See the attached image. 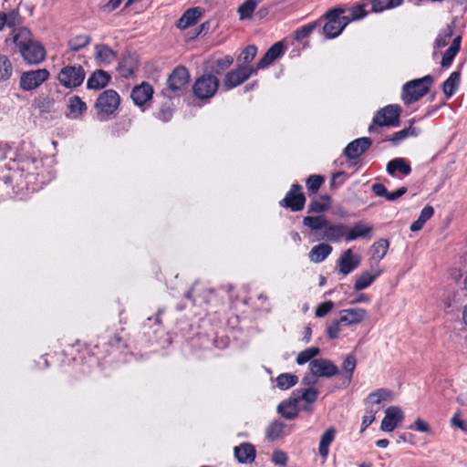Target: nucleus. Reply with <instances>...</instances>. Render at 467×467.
<instances>
[{
    "label": "nucleus",
    "instance_id": "1",
    "mask_svg": "<svg viewBox=\"0 0 467 467\" xmlns=\"http://www.w3.org/2000/svg\"><path fill=\"white\" fill-rule=\"evenodd\" d=\"M394 399L392 391L387 389H379L368 394L365 400L368 406L366 412L362 418L360 432L365 430L375 420L376 414L380 410L379 405L382 402H390Z\"/></svg>",
    "mask_w": 467,
    "mask_h": 467
},
{
    "label": "nucleus",
    "instance_id": "2",
    "mask_svg": "<svg viewBox=\"0 0 467 467\" xmlns=\"http://www.w3.org/2000/svg\"><path fill=\"white\" fill-rule=\"evenodd\" d=\"M433 83L431 75L407 82L402 88L401 99L405 105H410L420 100L425 96Z\"/></svg>",
    "mask_w": 467,
    "mask_h": 467
},
{
    "label": "nucleus",
    "instance_id": "3",
    "mask_svg": "<svg viewBox=\"0 0 467 467\" xmlns=\"http://www.w3.org/2000/svg\"><path fill=\"white\" fill-rule=\"evenodd\" d=\"M401 110V107L398 104H390L378 110L368 127L369 133L375 132L378 127L399 126Z\"/></svg>",
    "mask_w": 467,
    "mask_h": 467
},
{
    "label": "nucleus",
    "instance_id": "4",
    "mask_svg": "<svg viewBox=\"0 0 467 467\" xmlns=\"http://www.w3.org/2000/svg\"><path fill=\"white\" fill-rule=\"evenodd\" d=\"M343 14L344 10L341 8H334L326 14L327 23L323 26L326 38L337 37L350 22V19Z\"/></svg>",
    "mask_w": 467,
    "mask_h": 467
},
{
    "label": "nucleus",
    "instance_id": "5",
    "mask_svg": "<svg viewBox=\"0 0 467 467\" xmlns=\"http://www.w3.org/2000/svg\"><path fill=\"white\" fill-rule=\"evenodd\" d=\"M120 98L115 90L107 89L103 91L95 104L98 119L101 121L108 119L117 110Z\"/></svg>",
    "mask_w": 467,
    "mask_h": 467
},
{
    "label": "nucleus",
    "instance_id": "6",
    "mask_svg": "<svg viewBox=\"0 0 467 467\" xmlns=\"http://www.w3.org/2000/svg\"><path fill=\"white\" fill-rule=\"evenodd\" d=\"M219 88V80L214 75L204 74L198 78L192 87L193 94L202 100L210 99Z\"/></svg>",
    "mask_w": 467,
    "mask_h": 467
},
{
    "label": "nucleus",
    "instance_id": "7",
    "mask_svg": "<svg viewBox=\"0 0 467 467\" xmlns=\"http://www.w3.org/2000/svg\"><path fill=\"white\" fill-rule=\"evenodd\" d=\"M58 81L65 88L80 86L85 78V71L81 66H67L58 73Z\"/></svg>",
    "mask_w": 467,
    "mask_h": 467
},
{
    "label": "nucleus",
    "instance_id": "8",
    "mask_svg": "<svg viewBox=\"0 0 467 467\" xmlns=\"http://www.w3.org/2000/svg\"><path fill=\"white\" fill-rule=\"evenodd\" d=\"M49 78L48 70L39 68L22 73L19 79V87L25 91H30L37 88Z\"/></svg>",
    "mask_w": 467,
    "mask_h": 467
},
{
    "label": "nucleus",
    "instance_id": "9",
    "mask_svg": "<svg viewBox=\"0 0 467 467\" xmlns=\"http://www.w3.org/2000/svg\"><path fill=\"white\" fill-rule=\"evenodd\" d=\"M257 68L249 65H241L237 68L228 72L223 79V86L226 89H232L245 80L252 75L256 74Z\"/></svg>",
    "mask_w": 467,
    "mask_h": 467
},
{
    "label": "nucleus",
    "instance_id": "10",
    "mask_svg": "<svg viewBox=\"0 0 467 467\" xmlns=\"http://www.w3.org/2000/svg\"><path fill=\"white\" fill-rule=\"evenodd\" d=\"M306 202V197L302 192L301 185L295 183L290 191L285 194V198L280 201V205L288 208L293 212L303 210Z\"/></svg>",
    "mask_w": 467,
    "mask_h": 467
},
{
    "label": "nucleus",
    "instance_id": "11",
    "mask_svg": "<svg viewBox=\"0 0 467 467\" xmlns=\"http://www.w3.org/2000/svg\"><path fill=\"white\" fill-rule=\"evenodd\" d=\"M361 262V257L354 254L352 249L345 250L337 261V267L342 275L346 276L357 269Z\"/></svg>",
    "mask_w": 467,
    "mask_h": 467
},
{
    "label": "nucleus",
    "instance_id": "12",
    "mask_svg": "<svg viewBox=\"0 0 467 467\" xmlns=\"http://www.w3.org/2000/svg\"><path fill=\"white\" fill-rule=\"evenodd\" d=\"M309 369L315 377L331 378L338 375V368L329 359L317 358L309 363Z\"/></svg>",
    "mask_w": 467,
    "mask_h": 467
},
{
    "label": "nucleus",
    "instance_id": "13",
    "mask_svg": "<svg viewBox=\"0 0 467 467\" xmlns=\"http://www.w3.org/2000/svg\"><path fill=\"white\" fill-rule=\"evenodd\" d=\"M404 413L398 406H389L385 410V416L380 424V430L385 432L393 431L403 420Z\"/></svg>",
    "mask_w": 467,
    "mask_h": 467
},
{
    "label": "nucleus",
    "instance_id": "14",
    "mask_svg": "<svg viewBox=\"0 0 467 467\" xmlns=\"http://www.w3.org/2000/svg\"><path fill=\"white\" fill-rule=\"evenodd\" d=\"M23 59L30 65L41 63L46 57V50L44 47L33 40L31 43L26 46V47L19 50Z\"/></svg>",
    "mask_w": 467,
    "mask_h": 467
},
{
    "label": "nucleus",
    "instance_id": "15",
    "mask_svg": "<svg viewBox=\"0 0 467 467\" xmlns=\"http://www.w3.org/2000/svg\"><path fill=\"white\" fill-rule=\"evenodd\" d=\"M368 317V311L362 307L346 308L339 312V322L344 326H355Z\"/></svg>",
    "mask_w": 467,
    "mask_h": 467
},
{
    "label": "nucleus",
    "instance_id": "16",
    "mask_svg": "<svg viewBox=\"0 0 467 467\" xmlns=\"http://www.w3.org/2000/svg\"><path fill=\"white\" fill-rule=\"evenodd\" d=\"M190 80V75L186 67H177L168 78V88L173 92L184 88Z\"/></svg>",
    "mask_w": 467,
    "mask_h": 467
},
{
    "label": "nucleus",
    "instance_id": "17",
    "mask_svg": "<svg viewBox=\"0 0 467 467\" xmlns=\"http://www.w3.org/2000/svg\"><path fill=\"white\" fill-rule=\"evenodd\" d=\"M235 460L241 464H252L256 457L254 445L250 442H243L234 448Z\"/></svg>",
    "mask_w": 467,
    "mask_h": 467
},
{
    "label": "nucleus",
    "instance_id": "18",
    "mask_svg": "<svg viewBox=\"0 0 467 467\" xmlns=\"http://www.w3.org/2000/svg\"><path fill=\"white\" fill-rule=\"evenodd\" d=\"M372 226L364 224L360 222L354 223L351 228H348L345 225V240L347 242L354 241L358 238H368L371 237Z\"/></svg>",
    "mask_w": 467,
    "mask_h": 467
},
{
    "label": "nucleus",
    "instance_id": "19",
    "mask_svg": "<svg viewBox=\"0 0 467 467\" xmlns=\"http://www.w3.org/2000/svg\"><path fill=\"white\" fill-rule=\"evenodd\" d=\"M371 143V140L368 137L357 139L345 148V155L348 159L358 158L370 147Z\"/></svg>",
    "mask_w": 467,
    "mask_h": 467
},
{
    "label": "nucleus",
    "instance_id": "20",
    "mask_svg": "<svg viewBox=\"0 0 467 467\" xmlns=\"http://www.w3.org/2000/svg\"><path fill=\"white\" fill-rule=\"evenodd\" d=\"M152 87L149 83L142 82L140 85L133 88L130 96L137 106L142 107L152 99Z\"/></svg>",
    "mask_w": 467,
    "mask_h": 467
},
{
    "label": "nucleus",
    "instance_id": "21",
    "mask_svg": "<svg viewBox=\"0 0 467 467\" xmlns=\"http://www.w3.org/2000/svg\"><path fill=\"white\" fill-rule=\"evenodd\" d=\"M285 53V46L282 42L275 43L265 54L263 58L257 63V70L264 69L271 65L275 60L282 57Z\"/></svg>",
    "mask_w": 467,
    "mask_h": 467
},
{
    "label": "nucleus",
    "instance_id": "22",
    "mask_svg": "<svg viewBox=\"0 0 467 467\" xmlns=\"http://www.w3.org/2000/svg\"><path fill=\"white\" fill-rule=\"evenodd\" d=\"M299 398H296L295 394L288 400H283L277 407L278 413L287 419L293 420L297 417Z\"/></svg>",
    "mask_w": 467,
    "mask_h": 467
},
{
    "label": "nucleus",
    "instance_id": "23",
    "mask_svg": "<svg viewBox=\"0 0 467 467\" xmlns=\"http://www.w3.org/2000/svg\"><path fill=\"white\" fill-rule=\"evenodd\" d=\"M461 41V36H456L452 38L450 47L444 51V53L441 56V60L440 62L441 68L446 69L451 66L456 55L460 51Z\"/></svg>",
    "mask_w": 467,
    "mask_h": 467
},
{
    "label": "nucleus",
    "instance_id": "24",
    "mask_svg": "<svg viewBox=\"0 0 467 467\" xmlns=\"http://www.w3.org/2000/svg\"><path fill=\"white\" fill-rule=\"evenodd\" d=\"M202 15L201 7H192L186 10L176 23V26L181 30L195 25Z\"/></svg>",
    "mask_w": 467,
    "mask_h": 467
},
{
    "label": "nucleus",
    "instance_id": "25",
    "mask_svg": "<svg viewBox=\"0 0 467 467\" xmlns=\"http://www.w3.org/2000/svg\"><path fill=\"white\" fill-rule=\"evenodd\" d=\"M415 122V119L410 120V126L401 130L394 132L389 138L385 140L391 142L393 146L400 144L404 140L410 137H417L420 133V129L413 127L412 124Z\"/></svg>",
    "mask_w": 467,
    "mask_h": 467
},
{
    "label": "nucleus",
    "instance_id": "26",
    "mask_svg": "<svg viewBox=\"0 0 467 467\" xmlns=\"http://www.w3.org/2000/svg\"><path fill=\"white\" fill-rule=\"evenodd\" d=\"M345 236V224L343 223H332L327 221L323 232L322 239L327 241L337 243Z\"/></svg>",
    "mask_w": 467,
    "mask_h": 467
},
{
    "label": "nucleus",
    "instance_id": "27",
    "mask_svg": "<svg viewBox=\"0 0 467 467\" xmlns=\"http://www.w3.org/2000/svg\"><path fill=\"white\" fill-rule=\"evenodd\" d=\"M139 62L135 56L126 55L119 63L118 70L121 77L130 78L132 77L138 70Z\"/></svg>",
    "mask_w": 467,
    "mask_h": 467
},
{
    "label": "nucleus",
    "instance_id": "28",
    "mask_svg": "<svg viewBox=\"0 0 467 467\" xmlns=\"http://www.w3.org/2000/svg\"><path fill=\"white\" fill-rule=\"evenodd\" d=\"M453 36V26L447 25L441 28L437 35L433 44L432 58L435 59L438 56L439 49L446 47Z\"/></svg>",
    "mask_w": 467,
    "mask_h": 467
},
{
    "label": "nucleus",
    "instance_id": "29",
    "mask_svg": "<svg viewBox=\"0 0 467 467\" xmlns=\"http://www.w3.org/2000/svg\"><path fill=\"white\" fill-rule=\"evenodd\" d=\"M110 80V75L104 70L98 69L94 71L87 81L88 89H101L105 88Z\"/></svg>",
    "mask_w": 467,
    "mask_h": 467
},
{
    "label": "nucleus",
    "instance_id": "30",
    "mask_svg": "<svg viewBox=\"0 0 467 467\" xmlns=\"http://www.w3.org/2000/svg\"><path fill=\"white\" fill-rule=\"evenodd\" d=\"M333 247L326 243H321L313 246L308 254L309 260L312 263L319 264L327 259L332 253Z\"/></svg>",
    "mask_w": 467,
    "mask_h": 467
},
{
    "label": "nucleus",
    "instance_id": "31",
    "mask_svg": "<svg viewBox=\"0 0 467 467\" xmlns=\"http://www.w3.org/2000/svg\"><path fill=\"white\" fill-rule=\"evenodd\" d=\"M381 273L382 271L380 269H375L373 272H362L356 278L354 289L356 291H362L368 288L375 281V279L381 275Z\"/></svg>",
    "mask_w": 467,
    "mask_h": 467
},
{
    "label": "nucleus",
    "instance_id": "32",
    "mask_svg": "<svg viewBox=\"0 0 467 467\" xmlns=\"http://www.w3.org/2000/svg\"><path fill=\"white\" fill-rule=\"evenodd\" d=\"M336 432L337 431L334 427H329L320 437L318 453L323 458L324 461L328 456L329 446L336 438Z\"/></svg>",
    "mask_w": 467,
    "mask_h": 467
},
{
    "label": "nucleus",
    "instance_id": "33",
    "mask_svg": "<svg viewBox=\"0 0 467 467\" xmlns=\"http://www.w3.org/2000/svg\"><path fill=\"white\" fill-rule=\"evenodd\" d=\"M387 172L395 177L396 172H400L403 176H408L411 172L410 164L403 158H396L389 161L386 167Z\"/></svg>",
    "mask_w": 467,
    "mask_h": 467
},
{
    "label": "nucleus",
    "instance_id": "34",
    "mask_svg": "<svg viewBox=\"0 0 467 467\" xmlns=\"http://www.w3.org/2000/svg\"><path fill=\"white\" fill-rule=\"evenodd\" d=\"M389 243L387 239H379L370 247L369 262L379 263L387 254Z\"/></svg>",
    "mask_w": 467,
    "mask_h": 467
},
{
    "label": "nucleus",
    "instance_id": "35",
    "mask_svg": "<svg viewBox=\"0 0 467 467\" xmlns=\"http://www.w3.org/2000/svg\"><path fill=\"white\" fill-rule=\"evenodd\" d=\"M289 432L285 423L280 420L272 421L265 431L266 438L271 441H276Z\"/></svg>",
    "mask_w": 467,
    "mask_h": 467
},
{
    "label": "nucleus",
    "instance_id": "36",
    "mask_svg": "<svg viewBox=\"0 0 467 467\" xmlns=\"http://www.w3.org/2000/svg\"><path fill=\"white\" fill-rule=\"evenodd\" d=\"M116 57V52L107 45L99 44L95 47V58L99 64H110Z\"/></svg>",
    "mask_w": 467,
    "mask_h": 467
},
{
    "label": "nucleus",
    "instance_id": "37",
    "mask_svg": "<svg viewBox=\"0 0 467 467\" xmlns=\"http://www.w3.org/2000/svg\"><path fill=\"white\" fill-rule=\"evenodd\" d=\"M461 82V72L453 71L442 83V92L447 99L451 98L457 91Z\"/></svg>",
    "mask_w": 467,
    "mask_h": 467
},
{
    "label": "nucleus",
    "instance_id": "38",
    "mask_svg": "<svg viewBox=\"0 0 467 467\" xmlns=\"http://www.w3.org/2000/svg\"><path fill=\"white\" fill-rule=\"evenodd\" d=\"M13 41L17 46L19 50H21L33 41L32 33L26 27L15 29L13 32Z\"/></svg>",
    "mask_w": 467,
    "mask_h": 467
},
{
    "label": "nucleus",
    "instance_id": "39",
    "mask_svg": "<svg viewBox=\"0 0 467 467\" xmlns=\"http://www.w3.org/2000/svg\"><path fill=\"white\" fill-rule=\"evenodd\" d=\"M67 108L72 119L80 117L87 110L86 103L78 96L69 98Z\"/></svg>",
    "mask_w": 467,
    "mask_h": 467
},
{
    "label": "nucleus",
    "instance_id": "40",
    "mask_svg": "<svg viewBox=\"0 0 467 467\" xmlns=\"http://www.w3.org/2000/svg\"><path fill=\"white\" fill-rule=\"evenodd\" d=\"M433 213H434V209L432 206H431V205L425 206L421 210L418 219L410 224V231L418 232V231L421 230L423 225L425 224V223L433 216Z\"/></svg>",
    "mask_w": 467,
    "mask_h": 467
},
{
    "label": "nucleus",
    "instance_id": "41",
    "mask_svg": "<svg viewBox=\"0 0 467 467\" xmlns=\"http://www.w3.org/2000/svg\"><path fill=\"white\" fill-rule=\"evenodd\" d=\"M327 221L324 215L306 216L303 219V224L312 231L323 232Z\"/></svg>",
    "mask_w": 467,
    "mask_h": 467
},
{
    "label": "nucleus",
    "instance_id": "42",
    "mask_svg": "<svg viewBox=\"0 0 467 467\" xmlns=\"http://www.w3.org/2000/svg\"><path fill=\"white\" fill-rule=\"evenodd\" d=\"M13 75V65L7 56L0 54V82L8 80Z\"/></svg>",
    "mask_w": 467,
    "mask_h": 467
},
{
    "label": "nucleus",
    "instance_id": "43",
    "mask_svg": "<svg viewBox=\"0 0 467 467\" xmlns=\"http://www.w3.org/2000/svg\"><path fill=\"white\" fill-rule=\"evenodd\" d=\"M276 386L280 389H288L298 382L297 376L291 373H282L276 378Z\"/></svg>",
    "mask_w": 467,
    "mask_h": 467
},
{
    "label": "nucleus",
    "instance_id": "44",
    "mask_svg": "<svg viewBox=\"0 0 467 467\" xmlns=\"http://www.w3.org/2000/svg\"><path fill=\"white\" fill-rule=\"evenodd\" d=\"M91 42L89 35H78L68 41V47L71 51L77 52L88 46Z\"/></svg>",
    "mask_w": 467,
    "mask_h": 467
},
{
    "label": "nucleus",
    "instance_id": "45",
    "mask_svg": "<svg viewBox=\"0 0 467 467\" xmlns=\"http://www.w3.org/2000/svg\"><path fill=\"white\" fill-rule=\"evenodd\" d=\"M258 2L256 0H245L238 8L241 20L248 19L252 16Z\"/></svg>",
    "mask_w": 467,
    "mask_h": 467
},
{
    "label": "nucleus",
    "instance_id": "46",
    "mask_svg": "<svg viewBox=\"0 0 467 467\" xmlns=\"http://www.w3.org/2000/svg\"><path fill=\"white\" fill-rule=\"evenodd\" d=\"M320 352V349L317 347L308 348L301 351L296 357V363L298 365H304L307 362H311L312 359L317 357Z\"/></svg>",
    "mask_w": 467,
    "mask_h": 467
},
{
    "label": "nucleus",
    "instance_id": "47",
    "mask_svg": "<svg viewBox=\"0 0 467 467\" xmlns=\"http://www.w3.org/2000/svg\"><path fill=\"white\" fill-rule=\"evenodd\" d=\"M356 366V358L353 355H348L342 363V371L346 375L348 383L351 381Z\"/></svg>",
    "mask_w": 467,
    "mask_h": 467
},
{
    "label": "nucleus",
    "instance_id": "48",
    "mask_svg": "<svg viewBox=\"0 0 467 467\" xmlns=\"http://www.w3.org/2000/svg\"><path fill=\"white\" fill-rule=\"evenodd\" d=\"M233 63L234 57L230 55H227L222 58L216 59L212 66V70L213 73L219 75L222 71L228 68Z\"/></svg>",
    "mask_w": 467,
    "mask_h": 467
},
{
    "label": "nucleus",
    "instance_id": "49",
    "mask_svg": "<svg viewBox=\"0 0 467 467\" xmlns=\"http://www.w3.org/2000/svg\"><path fill=\"white\" fill-rule=\"evenodd\" d=\"M330 206V197L325 195L321 198V201H313L309 204V212L313 213H323L327 211Z\"/></svg>",
    "mask_w": 467,
    "mask_h": 467
},
{
    "label": "nucleus",
    "instance_id": "50",
    "mask_svg": "<svg viewBox=\"0 0 467 467\" xmlns=\"http://www.w3.org/2000/svg\"><path fill=\"white\" fill-rule=\"evenodd\" d=\"M35 105L40 112H49L54 106V99L49 97H40L35 100Z\"/></svg>",
    "mask_w": 467,
    "mask_h": 467
},
{
    "label": "nucleus",
    "instance_id": "51",
    "mask_svg": "<svg viewBox=\"0 0 467 467\" xmlns=\"http://www.w3.org/2000/svg\"><path fill=\"white\" fill-rule=\"evenodd\" d=\"M257 47L254 45L246 47L241 53L238 60L242 61L243 65H248L256 56Z\"/></svg>",
    "mask_w": 467,
    "mask_h": 467
},
{
    "label": "nucleus",
    "instance_id": "52",
    "mask_svg": "<svg viewBox=\"0 0 467 467\" xmlns=\"http://www.w3.org/2000/svg\"><path fill=\"white\" fill-rule=\"evenodd\" d=\"M410 430H413L419 432L426 433L429 435H432L433 431L430 426V424L422 420L421 418H417L413 424L409 426Z\"/></svg>",
    "mask_w": 467,
    "mask_h": 467
},
{
    "label": "nucleus",
    "instance_id": "53",
    "mask_svg": "<svg viewBox=\"0 0 467 467\" xmlns=\"http://www.w3.org/2000/svg\"><path fill=\"white\" fill-rule=\"evenodd\" d=\"M317 26V22H313V23H310V24H307L306 26L299 27L295 32V38L297 41H301V40L306 38L314 31V29Z\"/></svg>",
    "mask_w": 467,
    "mask_h": 467
},
{
    "label": "nucleus",
    "instance_id": "54",
    "mask_svg": "<svg viewBox=\"0 0 467 467\" xmlns=\"http://www.w3.org/2000/svg\"><path fill=\"white\" fill-rule=\"evenodd\" d=\"M324 178L320 175H310L306 180V188L308 192L316 193L324 183Z\"/></svg>",
    "mask_w": 467,
    "mask_h": 467
},
{
    "label": "nucleus",
    "instance_id": "55",
    "mask_svg": "<svg viewBox=\"0 0 467 467\" xmlns=\"http://www.w3.org/2000/svg\"><path fill=\"white\" fill-rule=\"evenodd\" d=\"M318 396V390L315 388H308L301 391L299 396H296V398H299L300 400H304L307 403H314Z\"/></svg>",
    "mask_w": 467,
    "mask_h": 467
},
{
    "label": "nucleus",
    "instance_id": "56",
    "mask_svg": "<svg viewBox=\"0 0 467 467\" xmlns=\"http://www.w3.org/2000/svg\"><path fill=\"white\" fill-rule=\"evenodd\" d=\"M5 26L8 27H14L21 23V16L18 10H12L9 13H4Z\"/></svg>",
    "mask_w": 467,
    "mask_h": 467
},
{
    "label": "nucleus",
    "instance_id": "57",
    "mask_svg": "<svg viewBox=\"0 0 467 467\" xmlns=\"http://www.w3.org/2000/svg\"><path fill=\"white\" fill-rule=\"evenodd\" d=\"M342 325H343V322H339V318L333 320L332 323L327 327V337L330 339L337 338L339 337Z\"/></svg>",
    "mask_w": 467,
    "mask_h": 467
},
{
    "label": "nucleus",
    "instance_id": "58",
    "mask_svg": "<svg viewBox=\"0 0 467 467\" xmlns=\"http://www.w3.org/2000/svg\"><path fill=\"white\" fill-rule=\"evenodd\" d=\"M271 460L275 465L285 466L288 462V456L284 451L275 450Z\"/></svg>",
    "mask_w": 467,
    "mask_h": 467
},
{
    "label": "nucleus",
    "instance_id": "59",
    "mask_svg": "<svg viewBox=\"0 0 467 467\" xmlns=\"http://www.w3.org/2000/svg\"><path fill=\"white\" fill-rule=\"evenodd\" d=\"M334 308V303L332 301H326L319 304L316 308V317H323L327 315Z\"/></svg>",
    "mask_w": 467,
    "mask_h": 467
},
{
    "label": "nucleus",
    "instance_id": "60",
    "mask_svg": "<svg viewBox=\"0 0 467 467\" xmlns=\"http://www.w3.org/2000/svg\"><path fill=\"white\" fill-rule=\"evenodd\" d=\"M367 11L363 8V5H356L350 9V16L348 17L351 20H358L365 17L367 16Z\"/></svg>",
    "mask_w": 467,
    "mask_h": 467
},
{
    "label": "nucleus",
    "instance_id": "61",
    "mask_svg": "<svg viewBox=\"0 0 467 467\" xmlns=\"http://www.w3.org/2000/svg\"><path fill=\"white\" fill-rule=\"evenodd\" d=\"M407 191L408 189L406 187H400L394 192H388L386 200L389 202H394L404 195Z\"/></svg>",
    "mask_w": 467,
    "mask_h": 467
},
{
    "label": "nucleus",
    "instance_id": "62",
    "mask_svg": "<svg viewBox=\"0 0 467 467\" xmlns=\"http://www.w3.org/2000/svg\"><path fill=\"white\" fill-rule=\"evenodd\" d=\"M451 425L461 429L462 431L464 430L465 425L467 423V420H463L461 417V413L459 411L455 412L451 420Z\"/></svg>",
    "mask_w": 467,
    "mask_h": 467
},
{
    "label": "nucleus",
    "instance_id": "63",
    "mask_svg": "<svg viewBox=\"0 0 467 467\" xmlns=\"http://www.w3.org/2000/svg\"><path fill=\"white\" fill-rule=\"evenodd\" d=\"M372 192L379 196V197H384L386 199L387 197V194H388V191H387V188L385 187V185H383L382 183H374L372 185Z\"/></svg>",
    "mask_w": 467,
    "mask_h": 467
},
{
    "label": "nucleus",
    "instance_id": "64",
    "mask_svg": "<svg viewBox=\"0 0 467 467\" xmlns=\"http://www.w3.org/2000/svg\"><path fill=\"white\" fill-rule=\"evenodd\" d=\"M172 115L171 110L169 108L161 109L158 112V119H161L162 121H168L171 119Z\"/></svg>",
    "mask_w": 467,
    "mask_h": 467
}]
</instances>
